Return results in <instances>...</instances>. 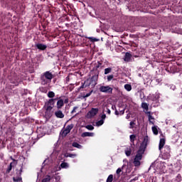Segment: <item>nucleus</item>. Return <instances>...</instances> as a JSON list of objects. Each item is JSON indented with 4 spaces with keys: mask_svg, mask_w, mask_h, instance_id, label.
Instances as JSON below:
<instances>
[{
    "mask_svg": "<svg viewBox=\"0 0 182 182\" xmlns=\"http://www.w3.org/2000/svg\"><path fill=\"white\" fill-rule=\"evenodd\" d=\"M73 147H75L76 149H82V145H80L79 143L77 142H73L72 144Z\"/></svg>",
    "mask_w": 182,
    "mask_h": 182,
    "instance_id": "393cba45",
    "label": "nucleus"
},
{
    "mask_svg": "<svg viewBox=\"0 0 182 182\" xmlns=\"http://www.w3.org/2000/svg\"><path fill=\"white\" fill-rule=\"evenodd\" d=\"M13 181L14 182H19V181H22V178L17 176V177H13Z\"/></svg>",
    "mask_w": 182,
    "mask_h": 182,
    "instance_id": "2f4dec72",
    "label": "nucleus"
},
{
    "mask_svg": "<svg viewBox=\"0 0 182 182\" xmlns=\"http://www.w3.org/2000/svg\"><path fill=\"white\" fill-rule=\"evenodd\" d=\"M136 125V120L132 121L129 123V129H134V126Z\"/></svg>",
    "mask_w": 182,
    "mask_h": 182,
    "instance_id": "c756f323",
    "label": "nucleus"
},
{
    "mask_svg": "<svg viewBox=\"0 0 182 182\" xmlns=\"http://www.w3.org/2000/svg\"><path fill=\"white\" fill-rule=\"evenodd\" d=\"M103 64L100 62H98L97 64L95 65V69H102V68H103Z\"/></svg>",
    "mask_w": 182,
    "mask_h": 182,
    "instance_id": "7c9ffc66",
    "label": "nucleus"
},
{
    "mask_svg": "<svg viewBox=\"0 0 182 182\" xmlns=\"http://www.w3.org/2000/svg\"><path fill=\"white\" fill-rule=\"evenodd\" d=\"M86 87H89V85H87V82L85 81L84 82L81 83V86L78 87L77 90L78 92H80V90H83V89H86Z\"/></svg>",
    "mask_w": 182,
    "mask_h": 182,
    "instance_id": "2eb2a0df",
    "label": "nucleus"
},
{
    "mask_svg": "<svg viewBox=\"0 0 182 182\" xmlns=\"http://www.w3.org/2000/svg\"><path fill=\"white\" fill-rule=\"evenodd\" d=\"M117 174H120V173H122V168H118L117 171H116Z\"/></svg>",
    "mask_w": 182,
    "mask_h": 182,
    "instance_id": "a19ab883",
    "label": "nucleus"
},
{
    "mask_svg": "<svg viewBox=\"0 0 182 182\" xmlns=\"http://www.w3.org/2000/svg\"><path fill=\"white\" fill-rule=\"evenodd\" d=\"M101 119H102V120H105V119H106V114H103L101 116Z\"/></svg>",
    "mask_w": 182,
    "mask_h": 182,
    "instance_id": "c03bdc74",
    "label": "nucleus"
},
{
    "mask_svg": "<svg viewBox=\"0 0 182 182\" xmlns=\"http://www.w3.org/2000/svg\"><path fill=\"white\" fill-rule=\"evenodd\" d=\"M132 59V54L130 53H126L124 60L125 62H130V60Z\"/></svg>",
    "mask_w": 182,
    "mask_h": 182,
    "instance_id": "f3484780",
    "label": "nucleus"
},
{
    "mask_svg": "<svg viewBox=\"0 0 182 182\" xmlns=\"http://www.w3.org/2000/svg\"><path fill=\"white\" fill-rule=\"evenodd\" d=\"M129 139L132 143L131 146H134V141L136 140V136L134 134H132L130 135Z\"/></svg>",
    "mask_w": 182,
    "mask_h": 182,
    "instance_id": "aec40b11",
    "label": "nucleus"
},
{
    "mask_svg": "<svg viewBox=\"0 0 182 182\" xmlns=\"http://www.w3.org/2000/svg\"><path fill=\"white\" fill-rule=\"evenodd\" d=\"M86 129H87V130H94L95 129V127H93L92 125H87Z\"/></svg>",
    "mask_w": 182,
    "mask_h": 182,
    "instance_id": "58836bf2",
    "label": "nucleus"
},
{
    "mask_svg": "<svg viewBox=\"0 0 182 182\" xmlns=\"http://www.w3.org/2000/svg\"><path fill=\"white\" fill-rule=\"evenodd\" d=\"M58 97L57 98H51V100H55V102H56V100H58Z\"/></svg>",
    "mask_w": 182,
    "mask_h": 182,
    "instance_id": "3c124183",
    "label": "nucleus"
},
{
    "mask_svg": "<svg viewBox=\"0 0 182 182\" xmlns=\"http://www.w3.org/2000/svg\"><path fill=\"white\" fill-rule=\"evenodd\" d=\"M181 109H182V105L180 106L179 110H180Z\"/></svg>",
    "mask_w": 182,
    "mask_h": 182,
    "instance_id": "4d7b16f0",
    "label": "nucleus"
},
{
    "mask_svg": "<svg viewBox=\"0 0 182 182\" xmlns=\"http://www.w3.org/2000/svg\"><path fill=\"white\" fill-rule=\"evenodd\" d=\"M157 126L152 127L151 129L155 136H157L159 134V129H157Z\"/></svg>",
    "mask_w": 182,
    "mask_h": 182,
    "instance_id": "4be33fe9",
    "label": "nucleus"
},
{
    "mask_svg": "<svg viewBox=\"0 0 182 182\" xmlns=\"http://www.w3.org/2000/svg\"><path fill=\"white\" fill-rule=\"evenodd\" d=\"M105 123V121L103 119H100V121L97 122V126H102V124Z\"/></svg>",
    "mask_w": 182,
    "mask_h": 182,
    "instance_id": "e433bc0d",
    "label": "nucleus"
},
{
    "mask_svg": "<svg viewBox=\"0 0 182 182\" xmlns=\"http://www.w3.org/2000/svg\"><path fill=\"white\" fill-rule=\"evenodd\" d=\"M77 109V107H74L73 109L72 110L71 113H75L76 112V109Z\"/></svg>",
    "mask_w": 182,
    "mask_h": 182,
    "instance_id": "37998d69",
    "label": "nucleus"
},
{
    "mask_svg": "<svg viewBox=\"0 0 182 182\" xmlns=\"http://www.w3.org/2000/svg\"><path fill=\"white\" fill-rule=\"evenodd\" d=\"M92 93H93V90H92L90 92L87 93L85 95L82 96V97L84 99H86V97H89V96H91Z\"/></svg>",
    "mask_w": 182,
    "mask_h": 182,
    "instance_id": "f704fd0d",
    "label": "nucleus"
},
{
    "mask_svg": "<svg viewBox=\"0 0 182 182\" xmlns=\"http://www.w3.org/2000/svg\"><path fill=\"white\" fill-rule=\"evenodd\" d=\"M61 168H69V164L66 162H63L60 164Z\"/></svg>",
    "mask_w": 182,
    "mask_h": 182,
    "instance_id": "a878e982",
    "label": "nucleus"
},
{
    "mask_svg": "<svg viewBox=\"0 0 182 182\" xmlns=\"http://www.w3.org/2000/svg\"><path fill=\"white\" fill-rule=\"evenodd\" d=\"M106 182H113V175L110 174L107 178Z\"/></svg>",
    "mask_w": 182,
    "mask_h": 182,
    "instance_id": "473e14b6",
    "label": "nucleus"
},
{
    "mask_svg": "<svg viewBox=\"0 0 182 182\" xmlns=\"http://www.w3.org/2000/svg\"><path fill=\"white\" fill-rule=\"evenodd\" d=\"M149 143L148 136H145L144 138L143 141L141 143L139 150L136 152L135 158L134 159V165L135 167H140L141 164V160L143 159V154L146 151V149H147V144Z\"/></svg>",
    "mask_w": 182,
    "mask_h": 182,
    "instance_id": "f257e3e1",
    "label": "nucleus"
},
{
    "mask_svg": "<svg viewBox=\"0 0 182 182\" xmlns=\"http://www.w3.org/2000/svg\"><path fill=\"white\" fill-rule=\"evenodd\" d=\"M169 70H170L171 73H174V72H176V67L175 66H171V67H169Z\"/></svg>",
    "mask_w": 182,
    "mask_h": 182,
    "instance_id": "ea45409f",
    "label": "nucleus"
},
{
    "mask_svg": "<svg viewBox=\"0 0 182 182\" xmlns=\"http://www.w3.org/2000/svg\"><path fill=\"white\" fill-rule=\"evenodd\" d=\"M112 110H116V106L115 105H112Z\"/></svg>",
    "mask_w": 182,
    "mask_h": 182,
    "instance_id": "8fccbe9b",
    "label": "nucleus"
},
{
    "mask_svg": "<svg viewBox=\"0 0 182 182\" xmlns=\"http://www.w3.org/2000/svg\"><path fill=\"white\" fill-rule=\"evenodd\" d=\"M63 102H64V103L68 104V103H69V99L67 98Z\"/></svg>",
    "mask_w": 182,
    "mask_h": 182,
    "instance_id": "09e8293b",
    "label": "nucleus"
},
{
    "mask_svg": "<svg viewBox=\"0 0 182 182\" xmlns=\"http://www.w3.org/2000/svg\"><path fill=\"white\" fill-rule=\"evenodd\" d=\"M100 92L102 93H107L108 95H113V88L109 85H101L99 88Z\"/></svg>",
    "mask_w": 182,
    "mask_h": 182,
    "instance_id": "39448f33",
    "label": "nucleus"
},
{
    "mask_svg": "<svg viewBox=\"0 0 182 182\" xmlns=\"http://www.w3.org/2000/svg\"><path fill=\"white\" fill-rule=\"evenodd\" d=\"M125 110H126V109H122V110L119 111L120 114H121V115L124 114V111H125Z\"/></svg>",
    "mask_w": 182,
    "mask_h": 182,
    "instance_id": "a18cd8bd",
    "label": "nucleus"
},
{
    "mask_svg": "<svg viewBox=\"0 0 182 182\" xmlns=\"http://www.w3.org/2000/svg\"><path fill=\"white\" fill-rule=\"evenodd\" d=\"M53 77V74L52 73H50L49 71H46V73H43V75L41 77V84L42 85H46L48 82L45 80V79H47L48 80H52Z\"/></svg>",
    "mask_w": 182,
    "mask_h": 182,
    "instance_id": "20e7f679",
    "label": "nucleus"
},
{
    "mask_svg": "<svg viewBox=\"0 0 182 182\" xmlns=\"http://www.w3.org/2000/svg\"><path fill=\"white\" fill-rule=\"evenodd\" d=\"M55 116L58 119H63V117H65V114H63L60 109H58V111L55 112Z\"/></svg>",
    "mask_w": 182,
    "mask_h": 182,
    "instance_id": "9b49d317",
    "label": "nucleus"
},
{
    "mask_svg": "<svg viewBox=\"0 0 182 182\" xmlns=\"http://www.w3.org/2000/svg\"><path fill=\"white\" fill-rule=\"evenodd\" d=\"M20 173H22V168H21V169H20Z\"/></svg>",
    "mask_w": 182,
    "mask_h": 182,
    "instance_id": "bf43d9fd",
    "label": "nucleus"
},
{
    "mask_svg": "<svg viewBox=\"0 0 182 182\" xmlns=\"http://www.w3.org/2000/svg\"><path fill=\"white\" fill-rule=\"evenodd\" d=\"M36 48L39 49V50H46V49L48 48V46L42 43H37L36 44Z\"/></svg>",
    "mask_w": 182,
    "mask_h": 182,
    "instance_id": "ddd939ff",
    "label": "nucleus"
},
{
    "mask_svg": "<svg viewBox=\"0 0 182 182\" xmlns=\"http://www.w3.org/2000/svg\"><path fill=\"white\" fill-rule=\"evenodd\" d=\"M11 83H14V84H15V82H11Z\"/></svg>",
    "mask_w": 182,
    "mask_h": 182,
    "instance_id": "052dcab7",
    "label": "nucleus"
},
{
    "mask_svg": "<svg viewBox=\"0 0 182 182\" xmlns=\"http://www.w3.org/2000/svg\"><path fill=\"white\" fill-rule=\"evenodd\" d=\"M74 125L73 124H71L70 125H68L65 129H62L60 132V134L62 137H66L69 133H70V131L72 129H73Z\"/></svg>",
    "mask_w": 182,
    "mask_h": 182,
    "instance_id": "423d86ee",
    "label": "nucleus"
},
{
    "mask_svg": "<svg viewBox=\"0 0 182 182\" xmlns=\"http://www.w3.org/2000/svg\"><path fill=\"white\" fill-rule=\"evenodd\" d=\"M148 119L149 120V122L151 123L152 124H154V122H153L151 120H154V117H153V116H151V114H150V112H148Z\"/></svg>",
    "mask_w": 182,
    "mask_h": 182,
    "instance_id": "b1692460",
    "label": "nucleus"
},
{
    "mask_svg": "<svg viewBox=\"0 0 182 182\" xmlns=\"http://www.w3.org/2000/svg\"><path fill=\"white\" fill-rule=\"evenodd\" d=\"M43 107L53 109V107H55V100H48L47 102H45Z\"/></svg>",
    "mask_w": 182,
    "mask_h": 182,
    "instance_id": "6e6552de",
    "label": "nucleus"
},
{
    "mask_svg": "<svg viewBox=\"0 0 182 182\" xmlns=\"http://www.w3.org/2000/svg\"><path fill=\"white\" fill-rule=\"evenodd\" d=\"M171 157V147L168 145H166L164 147V151L162 154V159L164 160H168Z\"/></svg>",
    "mask_w": 182,
    "mask_h": 182,
    "instance_id": "7ed1b4c3",
    "label": "nucleus"
},
{
    "mask_svg": "<svg viewBox=\"0 0 182 182\" xmlns=\"http://www.w3.org/2000/svg\"><path fill=\"white\" fill-rule=\"evenodd\" d=\"M126 119H130V116L129 115H127V117H126Z\"/></svg>",
    "mask_w": 182,
    "mask_h": 182,
    "instance_id": "864d4df0",
    "label": "nucleus"
},
{
    "mask_svg": "<svg viewBox=\"0 0 182 182\" xmlns=\"http://www.w3.org/2000/svg\"><path fill=\"white\" fill-rule=\"evenodd\" d=\"M10 159H11V160H13V159H14V158H13L12 156H11Z\"/></svg>",
    "mask_w": 182,
    "mask_h": 182,
    "instance_id": "13d9d810",
    "label": "nucleus"
},
{
    "mask_svg": "<svg viewBox=\"0 0 182 182\" xmlns=\"http://www.w3.org/2000/svg\"><path fill=\"white\" fill-rule=\"evenodd\" d=\"M51 178L50 176L48 175L45 178L42 180V182H50Z\"/></svg>",
    "mask_w": 182,
    "mask_h": 182,
    "instance_id": "bb28decb",
    "label": "nucleus"
},
{
    "mask_svg": "<svg viewBox=\"0 0 182 182\" xmlns=\"http://www.w3.org/2000/svg\"><path fill=\"white\" fill-rule=\"evenodd\" d=\"M113 77H114V75H109L107 76V82H110L111 80H112Z\"/></svg>",
    "mask_w": 182,
    "mask_h": 182,
    "instance_id": "4c0bfd02",
    "label": "nucleus"
},
{
    "mask_svg": "<svg viewBox=\"0 0 182 182\" xmlns=\"http://www.w3.org/2000/svg\"><path fill=\"white\" fill-rule=\"evenodd\" d=\"M47 96L49 97V99H53V97H55V93L53 91H49L47 94Z\"/></svg>",
    "mask_w": 182,
    "mask_h": 182,
    "instance_id": "5701e85b",
    "label": "nucleus"
},
{
    "mask_svg": "<svg viewBox=\"0 0 182 182\" xmlns=\"http://www.w3.org/2000/svg\"><path fill=\"white\" fill-rule=\"evenodd\" d=\"M69 79H70L69 76L66 77L67 82H69Z\"/></svg>",
    "mask_w": 182,
    "mask_h": 182,
    "instance_id": "603ef678",
    "label": "nucleus"
},
{
    "mask_svg": "<svg viewBox=\"0 0 182 182\" xmlns=\"http://www.w3.org/2000/svg\"><path fill=\"white\" fill-rule=\"evenodd\" d=\"M65 106V102L63 99H60L57 101V109L60 110V109L63 107Z\"/></svg>",
    "mask_w": 182,
    "mask_h": 182,
    "instance_id": "4468645a",
    "label": "nucleus"
},
{
    "mask_svg": "<svg viewBox=\"0 0 182 182\" xmlns=\"http://www.w3.org/2000/svg\"><path fill=\"white\" fill-rule=\"evenodd\" d=\"M97 80H99V73L94 75L90 78H87L85 80V83H87V86H91L92 87H95L96 85H97Z\"/></svg>",
    "mask_w": 182,
    "mask_h": 182,
    "instance_id": "f03ea898",
    "label": "nucleus"
},
{
    "mask_svg": "<svg viewBox=\"0 0 182 182\" xmlns=\"http://www.w3.org/2000/svg\"><path fill=\"white\" fill-rule=\"evenodd\" d=\"M166 144V139L161 138L159 141V150L161 151L164 149V145Z\"/></svg>",
    "mask_w": 182,
    "mask_h": 182,
    "instance_id": "f8f14e48",
    "label": "nucleus"
},
{
    "mask_svg": "<svg viewBox=\"0 0 182 182\" xmlns=\"http://www.w3.org/2000/svg\"><path fill=\"white\" fill-rule=\"evenodd\" d=\"M11 171H12V162L10 163L9 166H8L6 169V173H11Z\"/></svg>",
    "mask_w": 182,
    "mask_h": 182,
    "instance_id": "72a5a7b5",
    "label": "nucleus"
},
{
    "mask_svg": "<svg viewBox=\"0 0 182 182\" xmlns=\"http://www.w3.org/2000/svg\"><path fill=\"white\" fill-rule=\"evenodd\" d=\"M76 154H69V153H65L64 154V157H65L66 159H68V157H70L71 159H75V157H76Z\"/></svg>",
    "mask_w": 182,
    "mask_h": 182,
    "instance_id": "a211bd4d",
    "label": "nucleus"
},
{
    "mask_svg": "<svg viewBox=\"0 0 182 182\" xmlns=\"http://www.w3.org/2000/svg\"><path fill=\"white\" fill-rule=\"evenodd\" d=\"M88 39L90 41V42H97V41H99V39L95 37H89Z\"/></svg>",
    "mask_w": 182,
    "mask_h": 182,
    "instance_id": "c9c22d12",
    "label": "nucleus"
},
{
    "mask_svg": "<svg viewBox=\"0 0 182 182\" xmlns=\"http://www.w3.org/2000/svg\"><path fill=\"white\" fill-rule=\"evenodd\" d=\"M125 154L127 157H129V156L132 155V149L130 147L125 149Z\"/></svg>",
    "mask_w": 182,
    "mask_h": 182,
    "instance_id": "412c9836",
    "label": "nucleus"
},
{
    "mask_svg": "<svg viewBox=\"0 0 182 182\" xmlns=\"http://www.w3.org/2000/svg\"><path fill=\"white\" fill-rule=\"evenodd\" d=\"M107 114H110L112 113V111L109 108H107Z\"/></svg>",
    "mask_w": 182,
    "mask_h": 182,
    "instance_id": "49530a36",
    "label": "nucleus"
},
{
    "mask_svg": "<svg viewBox=\"0 0 182 182\" xmlns=\"http://www.w3.org/2000/svg\"><path fill=\"white\" fill-rule=\"evenodd\" d=\"M14 162H15V161H16V159H11Z\"/></svg>",
    "mask_w": 182,
    "mask_h": 182,
    "instance_id": "6e6d98bb",
    "label": "nucleus"
},
{
    "mask_svg": "<svg viewBox=\"0 0 182 182\" xmlns=\"http://www.w3.org/2000/svg\"><path fill=\"white\" fill-rule=\"evenodd\" d=\"M45 109V113H44V117L46 119V120H49L52 116H53V111L50 108H46L43 107Z\"/></svg>",
    "mask_w": 182,
    "mask_h": 182,
    "instance_id": "0eeeda50",
    "label": "nucleus"
},
{
    "mask_svg": "<svg viewBox=\"0 0 182 182\" xmlns=\"http://www.w3.org/2000/svg\"><path fill=\"white\" fill-rule=\"evenodd\" d=\"M112 68H107L105 69V75H109V73H112Z\"/></svg>",
    "mask_w": 182,
    "mask_h": 182,
    "instance_id": "cd10ccee",
    "label": "nucleus"
},
{
    "mask_svg": "<svg viewBox=\"0 0 182 182\" xmlns=\"http://www.w3.org/2000/svg\"><path fill=\"white\" fill-rule=\"evenodd\" d=\"M14 162H15V161H16V159H11Z\"/></svg>",
    "mask_w": 182,
    "mask_h": 182,
    "instance_id": "5fc2aeb1",
    "label": "nucleus"
},
{
    "mask_svg": "<svg viewBox=\"0 0 182 182\" xmlns=\"http://www.w3.org/2000/svg\"><path fill=\"white\" fill-rule=\"evenodd\" d=\"M124 89H126L127 90V92H130L132 90V85L126 84L124 85Z\"/></svg>",
    "mask_w": 182,
    "mask_h": 182,
    "instance_id": "c85d7f7f",
    "label": "nucleus"
},
{
    "mask_svg": "<svg viewBox=\"0 0 182 182\" xmlns=\"http://www.w3.org/2000/svg\"><path fill=\"white\" fill-rule=\"evenodd\" d=\"M99 113V108H92L88 112H87V117L91 119V117H95L96 114Z\"/></svg>",
    "mask_w": 182,
    "mask_h": 182,
    "instance_id": "1a4fd4ad",
    "label": "nucleus"
},
{
    "mask_svg": "<svg viewBox=\"0 0 182 182\" xmlns=\"http://www.w3.org/2000/svg\"><path fill=\"white\" fill-rule=\"evenodd\" d=\"M141 106L142 109H144L146 112H149V104H147L146 102H142Z\"/></svg>",
    "mask_w": 182,
    "mask_h": 182,
    "instance_id": "6ab92c4d",
    "label": "nucleus"
},
{
    "mask_svg": "<svg viewBox=\"0 0 182 182\" xmlns=\"http://www.w3.org/2000/svg\"><path fill=\"white\" fill-rule=\"evenodd\" d=\"M93 136H95L93 132H83L81 134V136L82 137H93Z\"/></svg>",
    "mask_w": 182,
    "mask_h": 182,
    "instance_id": "dca6fc26",
    "label": "nucleus"
},
{
    "mask_svg": "<svg viewBox=\"0 0 182 182\" xmlns=\"http://www.w3.org/2000/svg\"><path fill=\"white\" fill-rule=\"evenodd\" d=\"M114 114H115L116 116H119V114H120V113L119 112V111H117V108H115Z\"/></svg>",
    "mask_w": 182,
    "mask_h": 182,
    "instance_id": "79ce46f5",
    "label": "nucleus"
},
{
    "mask_svg": "<svg viewBox=\"0 0 182 182\" xmlns=\"http://www.w3.org/2000/svg\"><path fill=\"white\" fill-rule=\"evenodd\" d=\"M159 99H160L159 94H154L150 97V100H151V102H156V103L159 102Z\"/></svg>",
    "mask_w": 182,
    "mask_h": 182,
    "instance_id": "9d476101",
    "label": "nucleus"
},
{
    "mask_svg": "<svg viewBox=\"0 0 182 182\" xmlns=\"http://www.w3.org/2000/svg\"><path fill=\"white\" fill-rule=\"evenodd\" d=\"M171 89H172V90H176V85H171Z\"/></svg>",
    "mask_w": 182,
    "mask_h": 182,
    "instance_id": "de8ad7c7",
    "label": "nucleus"
}]
</instances>
